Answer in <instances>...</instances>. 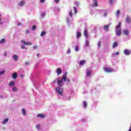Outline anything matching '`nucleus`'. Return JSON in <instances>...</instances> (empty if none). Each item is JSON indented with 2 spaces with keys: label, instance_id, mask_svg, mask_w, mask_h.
<instances>
[{
  "label": "nucleus",
  "instance_id": "35",
  "mask_svg": "<svg viewBox=\"0 0 131 131\" xmlns=\"http://www.w3.org/2000/svg\"><path fill=\"white\" fill-rule=\"evenodd\" d=\"M75 51L76 52H78V51H79V48L78 47V46H76L75 47Z\"/></svg>",
  "mask_w": 131,
  "mask_h": 131
},
{
  "label": "nucleus",
  "instance_id": "25",
  "mask_svg": "<svg viewBox=\"0 0 131 131\" xmlns=\"http://www.w3.org/2000/svg\"><path fill=\"white\" fill-rule=\"evenodd\" d=\"M12 91L13 92H18V88H17L15 86L13 87L12 88Z\"/></svg>",
  "mask_w": 131,
  "mask_h": 131
},
{
  "label": "nucleus",
  "instance_id": "47",
  "mask_svg": "<svg viewBox=\"0 0 131 131\" xmlns=\"http://www.w3.org/2000/svg\"><path fill=\"white\" fill-rule=\"evenodd\" d=\"M59 2H60V0H55V2L56 3H59Z\"/></svg>",
  "mask_w": 131,
  "mask_h": 131
},
{
  "label": "nucleus",
  "instance_id": "9",
  "mask_svg": "<svg viewBox=\"0 0 131 131\" xmlns=\"http://www.w3.org/2000/svg\"><path fill=\"white\" fill-rule=\"evenodd\" d=\"M56 73L57 75H60V74H62V69L60 68H57L56 70Z\"/></svg>",
  "mask_w": 131,
  "mask_h": 131
},
{
  "label": "nucleus",
  "instance_id": "52",
  "mask_svg": "<svg viewBox=\"0 0 131 131\" xmlns=\"http://www.w3.org/2000/svg\"><path fill=\"white\" fill-rule=\"evenodd\" d=\"M104 17H106L107 16V13H104Z\"/></svg>",
  "mask_w": 131,
  "mask_h": 131
},
{
  "label": "nucleus",
  "instance_id": "31",
  "mask_svg": "<svg viewBox=\"0 0 131 131\" xmlns=\"http://www.w3.org/2000/svg\"><path fill=\"white\" fill-rule=\"evenodd\" d=\"M115 55H116V56H118V55H119V53L118 52H117L115 53H113L112 54V57H114L115 56Z\"/></svg>",
  "mask_w": 131,
  "mask_h": 131
},
{
  "label": "nucleus",
  "instance_id": "33",
  "mask_svg": "<svg viewBox=\"0 0 131 131\" xmlns=\"http://www.w3.org/2000/svg\"><path fill=\"white\" fill-rule=\"evenodd\" d=\"M74 4L76 7H79V3L76 2Z\"/></svg>",
  "mask_w": 131,
  "mask_h": 131
},
{
  "label": "nucleus",
  "instance_id": "1",
  "mask_svg": "<svg viewBox=\"0 0 131 131\" xmlns=\"http://www.w3.org/2000/svg\"><path fill=\"white\" fill-rule=\"evenodd\" d=\"M66 81V75H63L62 76V77H58L57 84L59 86H63L64 84H65V83L63 82V81Z\"/></svg>",
  "mask_w": 131,
  "mask_h": 131
},
{
  "label": "nucleus",
  "instance_id": "39",
  "mask_svg": "<svg viewBox=\"0 0 131 131\" xmlns=\"http://www.w3.org/2000/svg\"><path fill=\"white\" fill-rule=\"evenodd\" d=\"M21 25H22V23H21V22H19L17 24V26H21Z\"/></svg>",
  "mask_w": 131,
  "mask_h": 131
},
{
  "label": "nucleus",
  "instance_id": "50",
  "mask_svg": "<svg viewBox=\"0 0 131 131\" xmlns=\"http://www.w3.org/2000/svg\"><path fill=\"white\" fill-rule=\"evenodd\" d=\"M7 52H5L4 53V56L6 57V56H7Z\"/></svg>",
  "mask_w": 131,
  "mask_h": 131
},
{
  "label": "nucleus",
  "instance_id": "42",
  "mask_svg": "<svg viewBox=\"0 0 131 131\" xmlns=\"http://www.w3.org/2000/svg\"><path fill=\"white\" fill-rule=\"evenodd\" d=\"M45 2H46V0H40V3H41V4H45Z\"/></svg>",
  "mask_w": 131,
  "mask_h": 131
},
{
  "label": "nucleus",
  "instance_id": "17",
  "mask_svg": "<svg viewBox=\"0 0 131 131\" xmlns=\"http://www.w3.org/2000/svg\"><path fill=\"white\" fill-rule=\"evenodd\" d=\"M118 46V43L117 42H114L113 44V48L114 49L116 47Z\"/></svg>",
  "mask_w": 131,
  "mask_h": 131
},
{
  "label": "nucleus",
  "instance_id": "40",
  "mask_svg": "<svg viewBox=\"0 0 131 131\" xmlns=\"http://www.w3.org/2000/svg\"><path fill=\"white\" fill-rule=\"evenodd\" d=\"M71 53V51L70 50V48H69L68 50V54H70Z\"/></svg>",
  "mask_w": 131,
  "mask_h": 131
},
{
  "label": "nucleus",
  "instance_id": "20",
  "mask_svg": "<svg viewBox=\"0 0 131 131\" xmlns=\"http://www.w3.org/2000/svg\"><path fill=\"white\" fill-rule=\"evenodd\" d=\"M9 121V118H6L5 119L4 121L2 122L3 124H5V123H7Z\"/></svg>",
  "mask_w": 131,
  "mask_h": 131
},
{
  "label": "nucleus",
  "instance_id": "6",
  "mask_svg": "<svg viewBox=\"0 0 131 131\" xmlns=\"http://www.w3.org/2000/svg\"><path fill=\"white\" fill-rule=\"evenodd\" d=\"M109 26H110V24L103 26L104 30H105V31H109Z\"/></svg>",
  "mask_w": 131,
  "mask_h": 131
},
{
  "label": "nucleus",
  "instance_id": "57",
  "mask_svg": "<svg viewBox=\"0 0 131 131\" xmlns=\"http://www.w3.org/2000/svg\"><path fill=\"white\" fill-rule=\"evenodd\" d=\"M55 82H56V81H53V83H55Z\"/></svg>",
  "mask_w": 131,
  "mask_h": 131
},
{
  "label": "nucleus",
  "instance_id": "26",
  "mask_svg": "<svg viewBox=\"0 0 131 131\" xmlns=\"http://www.w3.org/2000/svg\"><path fill=\"white\" fill-rule=\"evenodd\" d=\"M83 105L84 108H86V106H88V103H86V101H83Z\"/></svg>",
  "mask_w": 131,
  "mask_h": 131
},
{
  "label": "nucleus",
  "instance_id": "27",
  "mask_svg": "<svg viewBox=\"0 0 131 131\" xmlns=\"http://www.w3.org/2000/svg\"><path fill=\"white\" fill-rule=\"evenodd\" d=\"M73 8L74 10V14H77V8H76V7H73Z\"/></svg>",
  "mask_w": 131,
  "mask_h": 131
},
{
  "label": "nucleus",
  "instance_id": "11",
  "mask_svg": "<svg viewBox=\"0 0 131 131\" xmlns=\"http://www.w3.org/2000/svg\"><path fill=\"white\" fill-rule=\"evenodd\" d=\"M126 22L127 23H128V24H129V23H130L131 22V19H130V17L129 16H127L126 18Z\"/></svg>",
  "mask_w": 131,
  "mask_h": 131
},
{
  "label": "nucleus",
  "instance_id": "53",
  "mask_svg": "<svg viewBox=\"0 0 131 131\" xmlns=\"http://www.w3.org/2000/svg\"><path fill=\"white\" fill-rule=\"evenodd\" d=\"M39 56V54H37V58H38Z\"/></svg>",
  "mask_w": 131,
  "mask_h": 131
},
{
  "label": "nucleus",
  "instance_id": "16",
  "mask_svg": "<svg viewBox=\"0 0 131 131\" xmlns=\"http://www.w3.org/2000/svg\"><path fill=\"white\" fill-rule=\"evenodd\" d=\"M16 84V83H15V81H11L9 82V86H13V85H15Z\"/></svg>",
  "mask_w": 131,
  "mask_h": 131
},
{
  "label": "nucleus",
  "instance_id": "19",
  "mask_svg": "<svg viewBox=\"0 0 131 131\" xmlns=\"http://www.w3.org/2000/svg\"><path fill=\"white\" fill-rule=\"evenodd\" d=\"M81 36V33L79 32H77V38H79Z\"/></svg>",
  "mask_w": 131,
  "mask_h": 131
},
{
  "label": "nucleus",
  "instance_id": "2",
  "mask_svg": "<svg viewBox=\"0 0 131 131\" xmlns=\"http://www.w3.org/2000/svg\"><path fill=\"white\" fill-rule=\"evenodd\" d=\"M121 26V23H119L118 25H117L116 27V30H115V33L116 35H118V36H120L121 35V28H120V27Z\"/></svg>",
  "mask_w": 131,
  "mask_h": 131
},
{
  "label": "nucleus",
  "instance_id": "38",
  "mask_svg": "<svg viewBox=\"0 0 131 131\" xmlns=\"http://www.w3.org/2000/svg\"><path fill=\"white\" fill-rule=\"evenodd\" d=\"M108 3L111 4V5H113V0H109Z\"/></svg>",
  "mask_w": 131,
  "mask_h": 131
},
{
  "label": "nucleus",
  "instance_id": "21",
  "mask_svg": "<svg viewBox=\"0 0 131 131\" xmlns=\"http://www.w3.org/2000/svg\"><path fill=\"white\" fill-rule=\"evenodd\" d=\"M119 14H120V10H118L116 13V16H117V17H119Z\"/></svg>",
  "mask_w": 131,
  "mask_h": 131
},
{
  "label": "nucleus",
  "instance_id": "56",
  "mask_svg": "<svg viewBox=\"0 0 131 131\" xmlns=\"http://www.w3.org/2000/svg\"><path fill=\"white\" fill-rule=\"evenodd\" d=\"M0 24H1V25L3 24V22H1Z\"/></svg>",
  "mask_w": 131,
  "mask_h": 131
},
{
  "label": "nucleus",
  "instance_id": "5",
  "mask_svg": "<svg viewBox=\"0 0 131 131\" xmlns=\"http://www.w3.org/2000/svg\"><path fill=\"white\" fill-rule=\"evenodd\" d=\"M131 50H129L128 49H125L124 50V54L125 55H126V56H129L130 55Z\"/></svg>",
  "mask_w": 131,
  "mask_h": 131
},
{
  "label": "nucleus",
  "instance_id": "22",
  "mask_svg": "<svg viewBox=\"0 0 131 131\" xmlns=\"http://www.w3.org/2000/svg\"><path fill=\"white\" fill-rule=\"evenodd\" d=\"M72 9H71V10L70 11L69 13V16L70 17H71V18H72V17H73V13H72Z\"/></svg>",
  "mask_w": 131,
  "mask_h": 131
},
{
  "label": "nucleus",
  "instance_id": "54",
  "mask_svg": "<svg viewBox=\"0 0 131 131\" xmlns=\"http://www.w3.org/2000/svg\"><path fill=\"white\" fill-rule=\"evenodd\" d=\"M23 77H24V76L21 75V78Z\"/></svg>",
  "mask_w": 131,
  "mask_h": 131
},
{
  "label": "nucleus",
  "instance_id": "48",
  "mask_svg": "<svg viewBox=\"0 0 131 131\" xmlns=\"http://www.w3.org/2000/svg\"><path fill=\"white\" fill-rule=\"evenodd\" d=\"M26 33H27V34H29V30H26Z\"/></svg>",
  "mask_w": 131,
  "mask_h": 131
},
{
  "label": "nucleus",
  "instance_id": "36",
  "mask_svg": "<svg viewBox=\"0 0 131 131\" xmlns=\"http://www.w3.org/2000/svg\"><path fill=\"white\" fill-rule=\"evenodd\" d=\"M35 29H36V26L35 25L33 26L32 27V30H35Z\"/></svg>",
  "mask_w": 131,
  "mask_h": 131
},
{
  "label": "nucleus",
  "instance_id": "24",
  "mask_svg": "<svg viewBox=\"0 0 131 131\" xmlns=\"http://www.w3.org/2000/svg\"><path fill=\"white\" fill-rule=\"evenodd\" d=\"M13 59L15 60V61H18V55H14L13 56Z\"/></svg>",
  "mask_w": 131,
  "mask_h": 131
},
{
  "label": "nucleus",
  "instance_id": "7",
  "mask_svg": "<svg viewBox=\"0 0 131 131\" xmlns=\"http://www.w3.org/2000/svg\"><path fill=\"white\" fill-rule=\"evenodd\" d=\"M21 42L25 45V46H31V42H26L24 40H21Z\"/></svg>",
  "mask_w": 131,
  "mask_h": 131
},
{
  "label": "nucleus",
  "instance_id": "44",
  "mask_svg": "<svg viewBox=\"0 0 131 131\" xmlns=\"http://www.w3.org/2000/svg\"><path fill=\"white\" fill-rule=\"evenodd\" d=\"M41 17H45V16H46V13H42V14H41Z\"/></svg>",
  "mask_w": 131,
  "mask_h": 131
},
{
  "label": "nucleus",
  "instance_id": "8",
  "mask_svg": "<svg viewBox=\"0 0 131 131\" xmlns=\"http://www.w3.org/2000/svg\"><path fill=\"white\" fill-rule=\"evenodd\" d=\"M85 63H86V61H85V60H82L80 61L79 64L80 66H83V65L85 64Z\"/></svg>",
  "mask_w": 131,
  "mask_h": 131
},
{
  "label": "nucleus",
  "instance_id": "51",
  "mask_svg": "<svg viewBox=\"0 0 131 131\" xmlns=\"http://www.w3.org/2000/svg\"><path fill=\"white\" fill-rule=\"evenodd\" d=\"M67 74H68V73H67V72H66V73H65V74H64V75H66V78H67Z\"/></svg>",
  "mask_w": 131,
  "mask_h": 131
},
{
  "label": "nucleus",
  "instance_id": "15",
  "mask_svg": "<svg viewBox=\"0 0 131 131\" xmlns=\"http://www.w3.org/2000/svg\"><path fill=\"white\" fill-rule=\"evenodd\" d=\"M17 77H18V74H17V73H14L13 74L12 78L13 79H16V78H17Z\"/></svg>",
  "mask_w": 131,
  "mask_h": 131
},
{
  "label": "nucleus",
  "instance_id": "45",
  "mask_svg": "<svg viewBox=\"0 0 131 131\" xmlns=\"http://www.w3.org/2000/svg\"><path fill=\"white\" fill-rule=\"evenodd\" d=\"M29 64V62H28V61H27V62H26V63H25L26 66H27V65H28Z\"/></svg>",
  "mask_w": 131,
  "mask_h": 131
},
{
  "label": "nucleus",
  "instance_id": "43",
  "mask_svg": "<svg viewBox=\"0 0 131 131\" xmlns=\"http://www.w3.org/2000/svg\"><path fill=\"white\" fill-rule=\"evenodd\" d=\"M66 81H67V82L69 83V82H70V79L67 78H66Z\"/></svg>",
  "mask_w": 131,
  "mask_h": 131
},
{
  "label": "nucleus",
  "instance_id": "41",
  "mask_svg": "<svg viewBox=\"0 0 131 131\" xmlns=\"http://www.w3.org/2000/svg\"><path fill=\"white\" fill-rule=\"evenodd\" d=\"M98 47H99V48H101V42H99L98 43Z\"/></svg>",
  "mask_w": 131,
  "mask_h": 131
},
{
  "label": "nucleus",
  "instance_id": "18",
  "mask_svg": "<svg viewBox=\"0 0 131 131\" xmlns=\"http://www.w3.org/2000/svg\"><path fill=\"white\" fill-rule=\"evenodd\" d=\"M24 5H25V1H21L19 4V6L20 7H23V6H24Z\"/></svg>",
  "mask_w": 131,
  "mask_h": 131
},
{
  "label": "nucleus",
  "instance_id": "34",
  "mask_svg": "<svg viewBox=\"0 0 131 131\" xmlns=\"http://www.w3.org/2000/svg\"><path fill=\"white\" fill-rule=\"evenodd\" d=\"M6 73V71H2L0 72V76L1 75H3V74H5Z\"/></svg>",
  "mask_w": 131,
  "mask_h": 131
},
{
  "label": "nucleus",
  "instance_id": "3",
  "mask_svg": "<svg viewBox=\"0 0 131 131\" xmlns=\"http://www.w3.org/2000/svg\"><path fill=\"white\" fill-rule=\"evenodd\" d=\"M56 91L58 95H60V96H63V92L64 91L63 89L60 87H57L56 88Z\"/></svg>",
  "mask_w": 131,
  "mask_h": 131
},
{
  "label": "nucleus",
  "instance_id": "23",
  "mask_svg": "<svg viewBox=\"0 0 131 131\" xmlns=\"http://www.w3.org/2000/svg\"><path fill=\"white\" fill-rule=\"evenodd\" d=\"M92 74V71H87L86 76H90Z\"/></svg>",
  "mask_w": 131,
  "mask_h": 131
},
{
  "label": "nucleus",
  "instance_id": "13",
  "mask_svg": "<svg viewBox=\"0 0 131 131\" xmlns=\"http://www.w3.org/2000/svg\"><path fill=\"white\" fill-rule=\"evenodd\" d=\"M37 117H39L40 118H45V117H46V116H45V115L42 114H38L37 115Z\"/></svg>",
  "mask_w": 131,
  "mask_h": 131
},
{
  "label": "nucleus",
  "instance_id": "46",
  "mask_svg": "<svg viewBox=\"0 0 131 131\" xmlns=\"http://www.w3.org/2000/svg\"><path fill=\"white\" fill-rule=\"evenodd\" d=\"M21 49H26L25 46H21Z\"/></svg>",
  "mask_w": 131,
  "mask_h": 131
},
{
  "label": "nucleus",
  "instance_id": "30",
  "mask_svg": "<svg viewBox=\"0 0 131 131\" xmlns=\"http://www.w3.org/2000/svg\"><path fill=\"white\" fill-rule=\"evenodd\" d=\"M46 33H47L46 32L42 31L40 34V36H45V35H46Z\"/></svg>",
  "mask_w": 131,
  "mask_h": 131
},
{
  "label": "nucleus",
  "instance_id": "4",
  "mask_svg": "<svg viewBox=\"0 0 131 131\" xmlns=\"http://www.w3.org/2000/svg\"><path fill=\"white\" fill-rule=\"evenodd\" d=\"M103 69L105 72H107V73H110L111 72H113V69L105 67L103 68Z\"/></svg>",
  "mask_w": 131,
  "mask_h": 131
},
{
  "label": "nucleus",
  "instance_id": "12",
  "mask_svg": "<svg viewBox=\"0 0 131 131\" xmlns=\"http://www.w3.org/2000/svg\"><path fill=\"white\" fill-rule=\"evenodd\" d=\"M84 35L85 37H89V32L88 31L87 29H85L84 31Z\"/></svg>",
  "mask_w": 131,
  "mask_h": 131
},
{
  "label": "nucleus",
  "instance_id": "49",
  "mask_svg": "<svg viewBox=\"0 0 131 131\" xmlns=\"http://www.w3.org/2000/svg\"><path fill=\"white\" fill-rule=\"evenodd\" d=\"M33 48H34V49H37V46H34V47H33Z\"/></svg>",
  "mask_w": 131,
  "mask_h": 131
},
{
  "label": "nucleus",
  "instance_id": "28",
  "mask_svg": "<svg viewBox=\"0 0 131 131\" xmlns=\"http://www.w3.org/2000/svg\"><path fill=\"white\" fill-rule=\"evenodd\" d=\"M22 113H23V115H24V116L26 115V111L25 110V108L22 109Z\"/></svg>",
  "mask_w": 131,
  "mask_h": 131
},
{
  "label": "nucleus",
  "instance_id": "32",
  "mask_svg": "<svg viewBox=\"0 0 131 131\" xmlns=\"http://www.w3.org/2000/svg\"><path fill=\"white\" fill-rule=\"evenodd\" d=\"M85 45H86V46L89 48V47H90V42H89L88 40H86L85 41Z\"/></svg>",
  "mask_w": 131,
  "mask_h": 131
},
{
  "label": "nucleus",
  "instance_id": "55",
  "mask_svg": "<svg viewBox=\"0 0 131 131\" xmlns=\"http://www.w3.org/2000/svg\"><path fill=\"white\" fill-rule=\"evenodd\" d=\"M128 131H131V128H129V129L128 130Z\"/></svg>",
  "mask_w": 131,
  "mask_h": 131
},
{
  "label": "nucleus",
  "instance_id": "14",
  "mask_svg": "<svg viewBox=\"0 0 131 131\" xmlns=\"http://www.w3.org/2000/svg\"><path fill=\"white\" fill-rule=\"evenodd\" d=\"M94 2V4H92V7H98V1L96 0H93Z\"/></svg>",
  "mask_w": 131,
  "mask_h": 131
},
{
  "label": "nucleus",
  "instance_id": "58",
  "mask_svg": "<svg viewBox=\"0 0 131 131\" xmlns=\"http://www.w3.org/2000/svg\"><path fill=\"white\" fill-rule=\"evenodd\" d=\"M2 20V18L0 17V21H1Z\"/></svg>",
  "mask_w": 131,
  "mask_h": 131
},
{
  "label": "nucleus",
  "instance_id": "29",
  "mask_svg": "<svg viewBox=\"0 0 131 131\" xmlns=\"http://www.w3.org/2000/svg\"><path fill=\"white\" fill-rule=\"evenodd\" d=\"M5 42H6V40L5 39H2L0 41L1 44L5 43Z\"/></svg>",
  "mask_w": 131,
  "mask_h": 131
},
{
  "label": "nucleus",
  "instance_id": "10",
  "mask_svg": "<svg viewBox=\"0 0 131 131\" xmlns=\"http://www.w3.org/2000/svg\"><path fill=\"white\" fill-rule=\"evenodd\" d=\"M123 33H124V34H125L126 36L129 35V31L127 29L126 30H123Z\"/></svg>",
  "mask_w": 131,
  "mask_h": 131
},
{
  "label": "nucleus",
  "instance_id": "37",
  "mask_svg": "<svg viewBox=\"0 0 131 131\" xmlns=\"http://www.w3.org/2000/svg\"><path fill=\"white\" fill-rule=\"evenodd\" d=\"M36 128H37V129H39L40 128V125L38 124L36 126Z\"/></svg>",
  "mask_w": 131,
  "mask_h": 131
},
{
  "label": "nucleus",
  "instance_id": "59",
  "mask_svg": "<svg viewBox=\"0 0 131 131\" xmlns=\"http://www.w3.org/2000/svg\"><path fill=\"white\" fill-rule=\"evenodd\" d=\"M2 15L0 14V17H1Z\"/></svg>",
  "mask_w": 131,
  "mask_h": 131
}]
</instances>
